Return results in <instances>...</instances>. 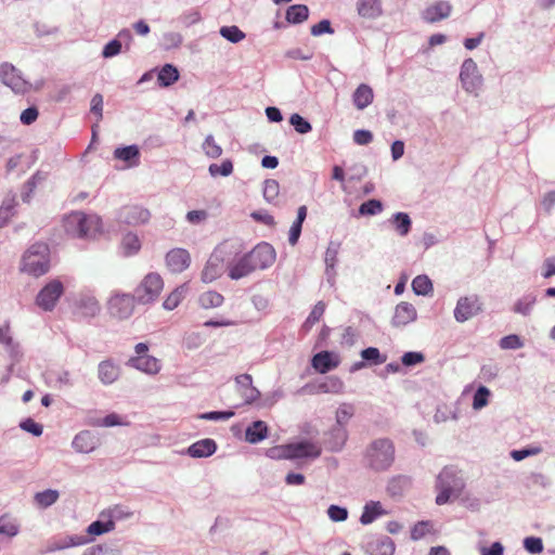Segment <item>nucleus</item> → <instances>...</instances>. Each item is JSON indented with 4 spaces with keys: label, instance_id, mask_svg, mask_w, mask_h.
Masks as SVG:
<instances>
[{
    "label": "nucleus",
    "instance_id": "nucleus-44",
    "mask_svg": "<svg viewBox=\"0 0 555 555\" xmlns=\"http://www.w3.org/2000/svg\"><path fill=\"white\" fill-rule=\"evenodd\" d=\"M412 289L417 296H429L434 293L433 281L426 274H420L412 281Z\"/></svg>",
    "mask_w": 555,
    "mask_h": 555
},
{
    "label": "nucleus",
    "instance_id": "nucleus-8",
    "mask_svg": "<svg viewBox=\"0 0 555 555\" xmlns=\"http://www.w3.org/2000/svg\"><path fill=\"white\" fill-rule=\"evenodd\" d=\"M460 80L466 92L476 93L481 88L483 78L478 70L477 63L472 57L463 61L460 69Z\"/></svg>",
    "mask_w": 555,
    "mask_h": 555
},
{
    "label": "nucleus",
    "instance_id": "nucleus-7",
    "mask_svg": "<svg viewBox=\"0 0 555 555\" xmlns=\"http://www.w3.org/2000/svg\"><path fill=\"white\" fill-rule=\"evenodd\" d=\"M0 81L17 94H24L30 89L22 72L9 62L0 64Z\"/></svg>",
    "mask_w": 555,
    "mask_h": 555
},
{
    "label": "nucleus",
    "instance_id": "nucleus-25",
    "mask_svg": "<svg viewBox=\"0 0 555 555\" xmlns=\"http://www.w3.org/2000/svg\"><path fill=\"white\" fill-rule=\"evenodd\" d=\"M451 12L452 5L449 1H438L427 7L423 11L422 17L425 22L433 24L449 17Z\"/></svg>",
    "mask_w": 555,
    "mask_h": 555
},
{
    "label": "nucleus",
    "instance_id": "nucleus-64",
    "mask_svg": "<svg viewBox=\"0 0 555 555\" xmlns=\"http://www.w3.org/2000/svg\"><path fill=\"white\" fill-rule=\"evenodd\" d=\"M431 527L433 524L429 520L417 521L411 529V539L414 541L423 539L430 532Z\"/></svg>",
    "mask_w": 555,
    "mask_h": 555
},
{
    "label": "nucleus",
    "instance_id": "nucleus-20",
    "mask_svg": "<svg viewBox=\"0 0 555 555\" xmlns=\"http://www.w3.org/2000/svg\"><path fill=\"white\" fill-rule=\"evenodd\" d=\"M344 383L337 376H327L323 382L318 384H307L300 392L309 393H339L343 391Z\"/></svg>",
    "mask_w": 555,
    "mask_h": 555
},
{
    "label": "nucleus",
    "instance_id": "nucleus-61",
    "mask_svg": "<svg viewBox=\"0 0 555 555\" xmlns=\"http://www.w3.org/2000/svg\"><path fill=\"white\" fill-rule=\"evenodd\" d=\"M400 360L402 366L413 367L423 363L425 361V356L421 351H406L401 356Z\"/></svg>",
    "mask_w": 555,
    "mask_h": 555
},
{
    "label": "nucleus",
    "instance_id": "nucleus-49",
    "mask_svg": "<svg viewBox=\"0 0 555 555\" xmlns=\"http://www.w3.org/2000/svg\"><path fill=\"white\" fill-rule=\"evenodd\" d=\"M223 296L215 291H208L199 296V305L204 309L218 308L223 304Z\"/></svg>",
    "mask_w": 555,
    "mask_h": 555
},
{
    "label": "nucleus",
    "instance_id": "nucleus-43",
    "mask_svg": "<svg viewBox=\"0 0 555 555\" xmlns=\"http://www.w3.org/2000/svg\"><path fill=\"white\" fill-rule=\"evenodd\" d=\"M537 295L534 293H527L516 300L512 311L524 317L531 314L534 305L537 304Z\"/></svg>",
    "mask_w": 555,
    "mask_h": 555
},
{
    "label": "nucleus",
    "instance_id": "nucleus-21",
    "mask_svg": "<svg viewBox=\"0 0 555 555\" xmlns=\"http://www.w3.org/2000/svg\"><path fill=\"white\" fill-rule=\"evenodd\" d=\"M90 542H92V538H89L87 534H70L56 539L54 538L49 542L47 550L48 552H55L68 547L85 545Z\"/></svg>",
    "mask_w": 555,
    "mask_h": 555
},
{
    "label": "nucleus",
    "instance_id": "nucleus-35",
    "mask_svg": "<svg viewBox=\"0 0 555 555\" xmlns=\"http://www.w3.org/2000/svg\"><path fill=\"white\" fill-rule=\"evenodd\" d=\"M115 524L112 517L104 516L102 517V513L99 515L98 519L92 521L86 529L87 535L92 538V540L104 533H108L114 530Z\"/></svg>",
    "mask_w": 555,
    "mask_h": 555
},
{
    "label": "nucleus",
    "instance_id": "nucleus-18",
    "mask_svg": "<svg viewBox=\"0 0 555 555\" xmlns=\"http://www.w3.org/2000/svg\"><path fill=\"white\" fill-rule=\"evenodd\" d=\"M100 446V438L96 433L81 430L75 435L72 448L78 453H91Z\"/></svg>",
    "mask_w": 555,
    "mask_h": 555
},
{
    "label": "nucleus",
    "instance_id": "nucleus-22",
    "mask_svg": "<svg viewBox=\"0 0 555 555\" xmlns=\"http://www.w3.org/2000/svg\"><path fill=\"white\" fill-rule=\"evenodd\" d=\"M417 319L415 307L406 301L399 302L395 308L391 325L395 327L405 326Z\"/></svg>",
    "mask_w": 555,
    "mask_h": 555
},
{
    "label": "nucleus",
    "instance_id": "nucleus-24",
    "mask_svg": "<svg viewBox=\"0 0 555 555\" xmlns=\"http://www.w3.org/2000/svg\"><path fill=\"white\" fill-rule=\"evenodd\" d=\"M22 270L36 278L44 275L50 270V257L23 256Z\"/></svg>",
    "mask_w": 555,
    "mask_h": 555
},
{
    "label": "nucleus",
    "instance_id": "nucleus-39",
    "mask_svg": "<svg viewBox=\"0 0 555 555\" xmlns=\"http://www.w3.org/2000/svg\"><path fill=\"white\" fill-rule=\"evenodd\" d=\"M310 10L306 4H292L285 11V21L289 25H299L309 18Z\"/></svg>",
    "mask_w": 555,
    "mask_h": 555
},
{
    "label": "nucleus",
    "instance_id": "nucleus-52",
    "mask_svg": "<svg viewBox=\"0 0 555 555\" xmlns=\"http://www.w3.org/2000/svg\"><path fill=\"white\" fill-rule=\"evenodd\" d=\"M491 391L488 387L480 385L473 395V409L481 410L489 403Z\"/></svg>",
    "mask_w": 555,
    "mask_h": 555
},
{
    "label": "nucleus",
    "instance_id": "nucleus-16",
    "mask_svg": "<svg viewBox=\"0 0 555 555\" xmlns=\"http://www.w3.org/2000/svg\"><path fill=\"white\" fill-rule=\"evenodd\" d=\"M311 366L319 374H326L340 364L338 353L332 350H321L310 359Z\"/></svg>",
    "mask_w": 555,
    "mask_h": 555
},
{
    "label": "nucleus",
    "instance_id": "nucleus-11",
    "mask_svg": "<svg viewBox=\"0 0 555 555\" xmlns=\"http://www.w3.org/2000/svg\"><path fill=\"white\" fill-rule=\"evenodd\" d=\"M362 548L367 555H393L396 545L388 535L367 534L363 538Z\"/></svg>",
    "mask_w": 555,
    "mask_h": 555
},
{
    "label": "nucleus",
    "instance_id": "nucleus-15",
    "mask_svg": "<svg viewBox=\"0 0 555 555\" xmlns=\"http://www.w3.org/2000/svg\"><path fill=\"white\" fill-rule=\"evenodd\" d=\"M100 310V304L94 296L81 295L75 304L73 313L77 320L90 322Z\"/></svg>",
    "mask_w": 555,
    "mask_h": 555
},
{
    "label": "nucleus",
    "instance_id": "nucleus-5",
    "mask_svg": "<svg viewBox=\"0 0 555 555\" xmlns=\"http://www.w3.org/2000/svg\"><path fill=\"white\" fill-rule=\"evenodd\" d=\"M163 287L164 281L158 273L151 272L146 274L133 292L137 304L147 305L154 302L158 298Z\"/></svg>",
    "mask_w": 555,
    "mask_h": 555
},
{
    "label": "nucleus",
    "instance_id": "nucleus-1",
    "mask_svg": "<svg viewBox=\"0 0 555 555\" xmlns=\"http://www.w3.org/2000/svg\"><path fill=\"white\" fill-rule=\"evenodd\" d=\"M395 443L389 438L374 439L365 449V467L382 473L388 470L395 462Z\"/></svg>",
    "mask_w": 555,
    "mask_h": 555
},
{
    "label": "nucleus",
    "instance_id": "nucleus-46",
    "mask_svg": "<svg viewBox=\"0 0 555 555\" xmlns=\"http://www.w3.org/2000/svg\"><path fill=\"white\" fill-rule=\"evenodd\" d=\"M360 356L367 366L380 365L387 361V354L382 353L377 347H366L361 350Z\"/></svg>",
    "mask_w": 555,
    "mask_h": 555
},
{
    "label": "nucleus",
    "instance_id": "nucleus-19",
    "mask_svg": "<svg viewBox=\"0 0 555 555\" xmlns=\"http://www.w3.org/2000/svg\"><path fill=\"white\" fill-rule=\"evenodd\" d=\"M166 264L173 273H181L191 264V255L185 248H172L165 257Z\"/></svg>",
    "mask_w": 555,
    "mask_h": 555
},
{
    "label": "nucleus",
    "instance_id": "nucleus-9",
    "mask_svg": "<svg viewBox=\"0 0 555 555\" xmlns=\"http://www.w3.org/2000/svg\"><path fill=\"white\" fill-rule=\"evenodd\" d=\"M286 452L288 453L289 461L315 460L321 455L322 449L309 439H300L286 443Z\"/></svg>",
    "mask_w": 555,
    "mask_h": 555
},
{
    "label": "nucleus",
    "instance_id": "nucleus-2",
    "mask_svg": "<svg viewBox=\"0 0 555 555\" xmlns=\"http://www.w3.org/2000/svg\"><path fill=\"white\" fill-rule=\"evenodd\" d=\"M64 228L68 235L86 238L102 231V219L95 214L87 215L75 211L65 218Z\"/></svg>",
    "mask_w": 555,
    "mask_h": 555
},
{
    "label": "nucleus",
    "instance_id": "nucleus-51",
    "mask_svg": "<svg viewBox=\"0 0 555 555\" xmlns=\"http://www.w3.org/2000/svg\"><path fill=\"white\" fill-rule=\"evenodd\" d=\"M219 34L231 43H238L246 37V34L236 25L222 26Z\"/></svg>",
    "mask_w": 555,
    "mask_h": 555
},
{
    "label": "nucleus",
    "instance_id": "nucleus-62",
    "mask_svg": "<svg viewBox=\"0 0 555 555\" xmlns=\"http://www.w3.org/2000/svg\"><path fill=\"white\" fill-rule=\"evenodd\" d=\"M524 548L532 555H537L543 552V541L540 537H526L522 541Z\"/></svg>",
    "mask_w": 555,
    "mask_h": 555
},
{
    "label": "nucleus",
    "instance_id": "nucleus-14",
    "mask_svg": "<svg viewBox=\"0 0 555 555\" xmlns=\"http://www.w3.org/2000/svg\"><path fill=\"white\" fill-rule=\"evenodd\" d=\"M275 249L267 242L257 244L250 251H248V258L253 260L256 269H268L275 261Z\"/></svg>",
    "mask_w": 555,
    "mask_h": 555
},
{
    "label": "nucleus",
    "instance_id": "nucleus-38",
    "mask_svg": "<svg viewBox=\"0 0 555 555\" xmlns=\"http://www.w3.org/2000/svg\"><path fill=\"white\" fill-rule=\"evenodd\" d=\"M388 223H390L398 235L402 237L408 236L412 230V219L410 215L404 211L395 212L388 219Z\"/></svg>",
    "mask_w": 555,
    "mask_h": 555
},
{
    "label": "nucleus",
    "instance_id": "nucleus-54",
    "mask_svg": "<svg viewBox=\"0 0 555 555\" xmlns=\"http://www.w3.org/2000/svg\"><path fill=\"white\" fill-rule=\"evenodd\" d=\"M289 124L299 134H306L312 130V125L310 124V121L298 113H294L291 115Z\"/></svg>",
    "mask_w": 555,
    "mask_h": 555
},
{
    "label": "nucleus",
    "instance_id": "nucleus-53",
    "mask_svg": "<svg viewBox=\"0 0 555 555\" xmlns=\"http://www.w3.org/2000/svg\"><path fill=\"white\" fill-rule=\"evenodd\" d=\"M354 414V406L351 403H343L336 411L335 425L346 427Z\"/></svg>",
    "mask_w": 555,
    "mask_h": 555
},
{
    "label": "nucleus",
    "instance_id": "nucleus-40",
    "mask_svg": "<svg viewBox=\"0 0 555 555\" xmlns=\"http://www.w3.org/2000/svg\"><path fill=\"white\" fill-rule=\"evenodd\" d=\"M357 10L364 18H376L383 13L380 0H358Z\"/></svg>",
    "mask_w": 555,
    "mask_h": 555
},
{
    "label": "nucleus",
    "instance_id": "nucleus-33",
    "mask_svg": "<svg viewBox=\"0 0 555 555\" xmlns=\"http://www.w3.org/2000/svg\"><path fill=\"white\" fill-rule=\"evenodd\" d=\"M388 512L383 507L379 501H369L364 504L360 522L362 525H370L379 517L386 515Z\"/></svg>",
    "mask_w": 555,
    "mask_h": 555
},
{
    "label": "nucleus",
    "instance_id": "nucleus-3",
    "mask_svg": "<svg viewBox=\"0 0 555 555\" xmlns=\"http://www.w3.org/2000/svg\"><path fill=\"white\" fill-rule=\"evenodd\" d=\"M464 482L457 476V472L453 466H446L438 474L436 478V489L439 491L436 496L437 505H444L450 502L451 496L460 493L463 489Z\"/></svg>",
    "mask_w": 555,
    "mask_h": 555
},
{
    "label": "nucleus",
    "instance_id": "nucleus-13",
    "mask_svg": "<svg viewBox=\"0 0 555 555\" xmlns=\"http://www.w3.org/2000/svg\"><path fill=\"white\" fill-rule=\"evenodd\" d=\"M482 311V305L477 295L462 296L457 299L453 311L454 319L464 323Z\"/></svg>",
    "mask_w": 555,
    "mask_h": 555
},
{
    "label": "nucleus",
    "instance_id": "nucleus-60",
    "mask_svg": "<svg viewBox=\"0 0 555 555\" xmlns=\"http://www.w3.org/2000/svg\"><path fill=\"white\" fill-rule=\"evenodd\" d=\"M203 150L209 158H218L222 154V149L216 143L212 134H208L203 142Z\"/></svg>",
    "mask_w": 555,
    "mask_h": 555
},
{
    "label": "nucleus",
    "instance_id": "nucleus-28",
    "mask_svg": "<svg viewBox=\"0 0 555 555\" xmlns=\"http://www.w3.org/2000/svg\"><path fill=\"white\" fill-rule=\"evenodd\" d=\"M326 435L327 438L325 443L327 450L331 452L341 451L348 439V431L346 427L333 425Z\"/></svg>",
    "mask_w": 555,
    "mask_h": 555
},
{
    "label": "nucleus",
    "instance_id": "nucleus-10",
    "mask_svg": "<svg viewBox=\"0 0 555 555\" xmlns=\"http://www.w3.org/2000/svg\"><path fill=\"white\" fill-rule=\"evenodd\" d=\"M135 302L133 294L117 293L108 300V312L118 320L128 319L133 313Z\"/></svg>",
    "mask_w": 555,
    "mask_h": 555
},
{
    "label": "nucleus",
    "instance_id": "nucleus-26",
    "mask_svg": "<svg viewBox=\"0 0 555 555\" xmlns=\"http://www.w3.org/2000/svg\"><path fill=\"white\" fill-rule=\"evenodd\" d=\"M113 156L115 159L122 160L127 168H133L140 165V149L137 144L117 146Z\"/></svg>",
    "mask_w": 555,
    "mask_h": 555
},
{
    "label": "nucleus",
    "instance_id": "nucleus-17",
    "mask_svg": "<svg viewBox=\"0 0 555 555\" xmlns=\"http://www.w3.org/2000/svg\"><path fill=\"white\" fill-rule=\"evenodd\" d=\"M228 275L231 280H240L247 276L256 270L253 260L248 258V253L241 255L236 260L229 259L227 264Z\"/></svg>",
    "mask_w": 555,
    "mask_h": 555
},
{
    "label": "nucleus",
    "instance_id": "nucleus-47",
    "mask_svg": "<svg viewBox=\"0 0 555 555\" xmlns=\"http://www.w3.org/2000/svg\"><path fill=\"white\" fill-rule=\"evenodd\" d=\"M60 498V492L55 489H47L35 493L34 501L39 508L52 506Z\"/></svg>",
    "mask_w": 555,
    "mask_h": 555
},
{
    "label": "nucleus",
    "instance_id": "nucleus-57",
    "mask_svg": "<svg viewBox=\"0 0 555 555\" xmlns=\"http://www.w3.org/2000/svg\"><path fill=\"white\" fill-rule=\"evenodd\" d=\"M499 346L504 350H516L524 347V340L517 334H508L500 339Z\"/></svg>",
    "mask_w": 555,
    "mask_h": 555
},
{
    "label": "nucleus",
    "instance_id": "nucleus-59",
    "mask_svg": "<svg viewBox=\"0 0 555 555\" xmlns=\"http://www.w3.org/2000/svg\"><path fill=\"white\" fill-rule=\"evenodd\" d=\"M280 192V184L274 179H267L263 182V198L273 204Z\"/></svg>",
    "mask_w": 555,
    "mask_h": 555
},
{
    "label": "nucleus",
    "instance_id": "nucleus-34",
    "mask_svg": "<svg viewBox=\"0 0 555 555\" xmlns=\"http://www.w3.org/2000/svg\"><path fill=\"white\" fill-rule=\"evenodd\" d=\"M2 344L5 346L9 357L12 360V363L9 365V372H12L14 365L23 359L24 353L20 343L15 341L11 335L9 325L8 332H4Z\"/></svg>",
    "mask_w": 555,
    "mask_h": 555
},
{
    "label": "nucleus",
    "instance_id": "nucleus-30",
    "mask_svg": "<svg viewBox=\"0 0 555 555\" xmlns=\"http://www.w3.org/2000/svg\"><path fill=\"white\" fill-rule=\"evenodd\" d=\"M127 365L151 375L157 374L160 370L159 360L150 354L145 357H131Z\"/></svg>",
    "mask_w": 555,
    "mask_h": 555
},
{
    "label": "nucleus",
    "instance_id": "nucleus-32",
    "mask_svg": "<svg viewBox=\"0 0 555 555\" xmlns=\"http://www.w3.org/2000/svg\"><path fill=\"white\" fill-rule=\"evenodd\" d=\"M412 480L409 476L397 475L388 480L386 491L392 499L401 498L410 489Z\"/></svg>",
    "mask_w": 555,
    "mask_h": 555
},
{
    "label": "nucleus",
    "instance_id": "nucleus-50",
    "mask_svg": "<svg viewBox=\"0 0 555 555\" xmlns=\"http://www.w3.org/2000/svg\"><path fill=\"white\" fill-rule=\"evenodd\" d=\"M233 162L230 158L223 159L221 164H210L208 172L211 177H229L233 173Z\"/></svg>",
    "mask_w": 555,
    "mask_h": 555
},
{
    "label": "nucleus",
    "instance_id": "nucleus-4",
    "mask_svg": "<svg viewBox=\"0 0 555 555\" xmlns=\"http://www.w3.org/2000/svg\"><path fill=\"white\" fill-rule=\"evenodd\" d=\"M228 248L229 244L224 242L214 249L202 271V281L204 283L214 282L223 274L224 263L228 264L230 256L232 255V251L228 250Z\"/></svg>",
    "mask_w": 555,
    "mask_h": 555
},
{
    "label": "nucleus",
    "instance_id": "nucleus-12",
    "mask_svg": "<svg viewBox=\"0 0 555 555\" xmlns=\"http://www.w3.org/2000/svg\"><path fill=\"white\" fill-rule=\"evenodd\" d=\"M151 212L147 208L140 205H127L121 207L116 215V220L120 224L140 225L149 222Z\"/></svg>",
    "mask_w": 555,
    "mask_h": 555
},
{
    "label": "nucleus",
    "instance_id": "nucleus-48",
    "mask_svg": "<svg viewBox=\"0 0 555 555\" xmlns=\"http://www.w3.org/2000/svg\"><path fill=\"white\" fill-rule=\"evenodd\" d=\"M141 246L139 236L133 232H128L121 240L122 255L126 257L138 254Z\"/></svg>",
    "mask_w": 555,
    "mask_h": 555
},
{
    "label": "nucleus",
    "instance_id": "nucleus-58",
    "mask_svg": "<svg viewBox=\"0 0 555 555\" xmlns=\"http://www.w3.org/2000/svg\"><path fill=\"white\" fill-rule=\"evenodd\" d=\"M457 420L456 409L449 406L448 404H438L436 409V413L434 415V421L436 423L446 422L449 418Z\"/></svg>",
    "mask_w": 555,
    "mask_h": 555
},
{
    "label": "nucleus",
    "instance_id": "nucleus-55",
    "mask_svg": "<svg viewBox=\"0 0 555 555\" xmlns=\"http://www.w3.org/2000/svg\"><path fill=\"white\" fill-rule=\"evenodd\" d=\"M235 415V412L232 410H216V411H208L198 414L199 420L205 421H214V422H220V421H227L230 420Z\"/></svg>",
    "mask_w": 555,
    "mask_h": 555
},
{
    "label": "nucleus",
    "instance_id": "nucleus-36",
    "mask_svg": "<svg viewBox=\"0 0 555 555\" xmlns=\"http://www.w3.org/2000/svg\"><path fill=\"white\" fill-rule=\"evenodd\" d=\"M373 100V89L366 83H360L352 93L353 105L360 111L371 105Z\"/></svg>",
    "mask_w": 555,
    "mask_h": 555
},
{
    "label": "nucleus",
    "instance_id": "nucleus-37",
    "mask_svg": "<svg viewBox=\"0 0 555 555\" xmlns=\"http://www.w3.org/2000/svg\"><path fill=\"white\" fill-rule=\"evenodd\" d=\"M326 309V305L324 301H318L312 310L310 311L307 319L304 321L299 328V336L301 338L306 337L308 333L311 331L312 326L320 321V319L323 317Z\"/></svg>",
    "mask_w": 555,
    "mask_h": 555
},
{
    "label": "nucleus",
    "instance_id": "nucleus-29",
    "mask_svg": "<svg viewBox=\"0 0 555 555\" xmlns=\"http://www.w3.org/2000/svg\"><path fill=\"white\" fill-rule=\"evenodd\" d=\"M269 436V426L264 421L257 420L251 422L245 429V441L250 444H257Z\"/></svg>",
    "mask_w": 555,
    "mask_h": 555
},
{
    "label": "nucleus",
    "instance_id": "nucleus-27",
    "mask_svg": "<svg viewBox=\"0 0 555 555\" xmlns=\"http://www.w3.org/2000/svg\"><path fill=\"white\" fill-rule=\"evenodd\" d=\"M156 78L159 88H169L180 79V72L176 65L166 63L156 67Z\"/></svg>",
    "mask_w": 555,
    "mask_h": 555
},
{
    "label": "nucleus",
    "instance_id": "nucleus-23",
    "mask_svg": "<svg viewBox=\"0 0 555 555\" xmlns=\"http://www.w3.org/2000/svg\"><path fill=\"white\" fill-rule=\"evenodd\" d=\"M217 442L212 438H204L190 444L185 454L192 459H205L216 453Z\"/></svg>",
    "mask_w": 555,
    "mask_h": 555
},
{
    "label": "nucleus",
    "instance_id": "nucleus-31",
    "mask_svg": "<svg viewBox=\"0 0 555 555\" xmlns=\"http://www.w3.org/2000/svg\"><path fill=\"white\" fill-rule=\"evenodd\" d=\"M16 195L9 193L0 205V229L5 228L17 212Z\"/></svg>",
    "mask_w": 555,
    "mask_h": 555
},
{
    "label": "nucleus",
    "instance_id": "nucleus-56",
    "mask_svg": "<svg viewBox=\"0 0 555 555\" xmlns=\"http://www.w3.org/2000/svg\"><path fill=\"white\" fill-rule=\"evenodd\" d=\"M18 427L33 435L34 437H40L43 433V425L36 422L34 418L31 417H25L23 418L20 424H18Z\"/></svg>",
    "mask_w": 555,
    "mask_h": 555
},
{
    "label": "nucleus",
    "instance_id": "nucleus-45",
    "mask_svg": "<svg viewBox=\"0 0 555 555\" xmlns=\"http://www.w3.org/2000/svg\"><path fill=\"white\" fill-rule=\"evenodd\" d=\"M44 179L46 175L42 173L41 171H37L25 181L21 193V197L24 203H29L38 183H40Z\"/></svg>",
    "mask_w": 555,
    "mask_h": 555
},
{
    "label": "nucleus",
    "instance_id": "nucleus-63",
    "mask_svg": "<svg viewBox=\"0 0 555 555\" xmlns=\"http://www.w3.org/2000/svg\"><path fill=\"white\" fill-rule=\"evenodd\" d=\"M284 393L282 390L276 389L274 391H271L263 397L261 396V399L257 402L258 409H270L272 408L279 400L283 398Z\"/></svg>",
    "mask_w": 555,
    "mask_h": 555
},
{
    "label": "nucleus",
    "instance_id": "nucleus-6",
    "mask_svg": "<svg viewBox=\"0 0 555 555\" xmlns=\"http://www.w3.org/2000/svg\"><path fill=\"white\" fill-rule=\"evenodd\" d=\"M65 292L60 279H52L38 292L35 302L43 311H52Z\"/></svg>",
    "mask_w": 555,
    "mask_h": 555
},
{
    "label": "nucleus",
    "instance_id": "nucleus-41",
    "mask_svg": "<svg viewBox=\"0 0 555 555\" xmlns=\"http://www.w3.org/2000/svg\"><path fill=\"white\" fill-rule=\"evenodd\" d=\"M98 375L103 384L109 385L118 378L119 366L111 360L102 361L98 367Z\"/></svg>",
    "mask_w": 555,
    "mask_h": 555
},
{
    "label": "nucleus",
    "instance_id": "nucleus-42",
    "mask_svg": "<svg viewBox=\"0 0 555 555\" xmlns=\"http://www.w3.org/2000/svg\"><path fill=\"white\" fill-rule=\"evenodd\" d=\"M384 209V204L378 198H370L363 202L357 211H352L351 216L359 218L364 216H376Z\"/></svg>",
    "mask_w": 555,
    "mask_h": 555
}]
</instances>
